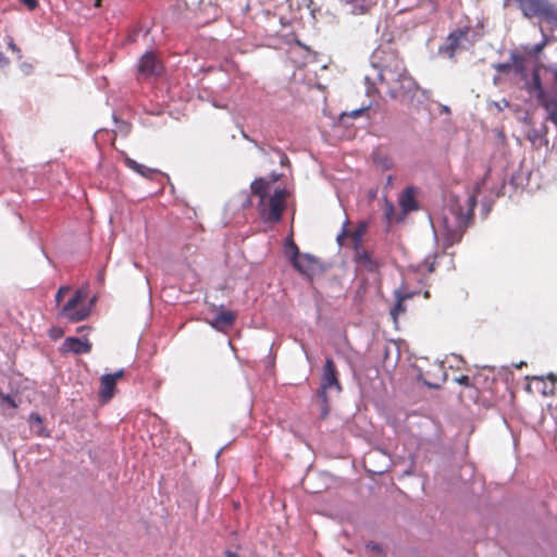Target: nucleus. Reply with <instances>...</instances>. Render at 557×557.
<instances>
[{
    "label": "nucleus",
    "instance_id": "1",
    "mask_svg": "<svg viewBox=\"0 0 557 557\" xmlns=\"http://www.w3.org/2000/svg\"><path fill=\"white\" fill-rule=\"evenodd\" d=\"M251 195L258 198V212L263 222L278 223L286 209L288 191L277 188L271 194V183L263 177L253 180L250 184Z\"/></svg>",
    "mask_w": 557,
    "mask_h": 557
},
{
    "label": "nucleus",
    "instance_id": "2",
    "mask_svg": "<svg viewBox=\"0 0 557 557\" xmlns=\"http://www.w3.org/2000/svg\"><path fill=\"white\" fill-rule=\"evenodd\" d=\"M476 206V196L470 195L467 199V210L457 202H450L446 208L443 219V237L445 246H453L461 240L467 227L473 219Z\"/></svg>",
    "mask_w": 557,
    "mask_h": 557
},
{
    "label": "nucleus",
    "instance_id": "3",
    "mask_svg": "<svg viewBox=\"0 0 557 557\" xmlns=\"http://www.w3.org/2000/svg\"><path fill=\"white\" fill-rule=\"evenodd\" d=\"M381 83L387 87L392 98L406 95L413 89L414 82L408 74L404 62L396 55H391L389 62L384 64L379 73Z\"/></svg>",
    "mask_w": 557,
    "mask_h": 557
},
{
    "label": "nucleus",
    "instance_id": "4",
    "mask_svg": "<svg viewBox=\"0 0 557 557\" xmlns=\"http://www.w3.org/2000/svg\"><path fill=\"white\" fill-rule=\"evenodd\" d=\"M418 380L420 383H469V377L461 370L451 366L445 367L443 362H435L425 372L420 371Z\"/></svg>",
    "mask_w": 557,
    "mask_h": 557
},
{
    "label": "nucleus",
    "instance_id": "5",
    "mask_svg": "<svg viewBox=\"0 0 557 557\" xmlns=\"http://www.w3.org/2000/svg\"><path fill=\"white\" fill-rule=\"evenodd\" d=\"M88 292L86 288H78L66 301L59 312L60 318L66 319L71 323H76L87 319L91 311V302L86 304Z\"/></svg>",
    "mask_w": 557,
    "mask_h": 557
},
{
    "label": "nucleus",
    "instance_id": "6",
    "mask_svg": "<svg viewBox=\"0 0 557 557\" xmlns=\"http://www.w3.org/2000/svg\"><path fill=\"white\" fill-rule=\"evenodd\" d=\"M527 89L530 94H535L541 107L547 111V120L557 127V96H552L542 85L540 69L532 72V79Z\"/></svg>",
    "mask_w": 557,
    "mask_h": 557
},
{
    "label": "nucleus",
    "instance_id": "7",
    "mask_svg": "<svg viewBox=\"0 0 557 557\" xmlns=\"http://www.w3.org/2000/svg\"><path fill=\"white\" fill-rule=\"evenodd\" d=\"M163 63L153 51H148L140 57L137 64V72L141 78H152L162 75Z\"/></svg>",
    "mask_w": 557,
    "mask_h": 557
},
{
    "label": "nucleus",
    "instance_id": "8",
    "mask_svg": "<svg viewBox=\"0 0 557 557\" xmlns=\"http://www.w3.org/2000/svg\"><path fill=\"white\" fill-rule=\"evenodd\" d=\"M525 15H537L557 22V10L542 0H529L524 4Z\"/></svg>",
    "mask_w": 557,
    "mask_h": 557
},
{
    "label": "nucleus",
    "instance_id": "9",
    "mask_svg": "<svg viewBox=\"0 0 557 557\" xmlns=\"http://www.w3.org/2000/svg\"><path fill=\"white\" fill-rule=\"evenodd\" d=\"M318 264V259L309 253H300L292 261L294 269L307 277H312L314 275Z\"/></svg>",
    "mask_w": 557,
    "mask_h": 557
},
{
    "label": "nucleus",
    "instance_id": "10",
    "mask_svg": "<svg viewBox=\"0 0 557 557\" xmlns=\"http://www.w3.org/2000/svg\"><path fill=\"white\" fill-rule=\"evenodd\" d=\"M61 349L63 352L75 355L88 354L91 350V343L87 338L67 337L64 339Z\"/></svg>",
    "mask_w": 557,
    "mask_h": 557
},
{
    "label": "nucleus",
    "instance_id": "11",
    "mask_svg": "<svg viewBox=\"0 0 557 557\" xmlns=\"http://www.w3.org/2000/svg\"><path fill=\"white\" fill-rule=\"evenodd\" d=\"M529 394H541L544 398H549L547 407L557 408V388L556 385H524Z\"/></svg>",
    "mask_w": 557,
    "mask_h": 557
},
{
    "label": "nucleus",
    "instance_id": "12",
    "mask_svg": "<svg viewBox=\"0 0 557 557\" xmlns=\"http://www.w3.org/2000/svg\"><path fill=\"white\" fill-rule=\"evenodd\" d=\"M355 262L368 272L379 271L381 263L373 258L370 251L363 250L362 248L357 249L355 252Z\"/></svg>",
    "mask_w": 557,
    "mask_h": 557
},
{
    "label": "nucleus",
    "instance_id": "13",
    "mask_svg": "<svg viewBox=\"0 0 557 557\" xmlns=\"http://www.w3.org/2000/svg\"><path fill=\"white\" fill-rule=\"evenodd\" d=\"M236 320V313L231 310H221L210 322L211 326L218 331H224L232 327Z\"/></svg>",
    "mask_w": 557,
    "mask_h": 557
},
{
    "label": "nucleus",
    "instance_id": "14",
    "mask_svg": "<svg viewBox=\"0 0 557 557\" xmlns=\"http://www.w3.org/2000/svg\"><path fill=\"white\" fill-rule=\"evenodd\" d=\"M469 28H460L451 34H449L447 38V47L446 50L450 57L455 54V52L460 48L461 42L468 39Z\"/></svg>",
    "mask_w": 557,
    "mask_h": 557
},
{
    "label": "nucleus",
    "instance_id": "15",
    "mask_svg": "<svg viewBox=\"0 0 557 557\" xmlns=\"http://www.w3.org/2000/svg\"><path fill=\"white\" fill-rule=\"evenodd\" d=\"M124 163L128 169L145 178L153 180L158 174H160L159 170L140 164L129 157L124 158Z\"/></svg>",
    "mask_w": 557,
    "mask_h": 557
},
{
    "label": "nucleus",
    "instance_id": "16",
    "mask_svg": "<svg viewBox=\"0 0 557 557\" xmlns=\"http://www.w3.org/2000/svg\"><path fill=\"white\" fill-rule=\"evenodd\" d=\"M373 162L382 170L386 171L393 168L394 162L392 157L384 149L377 148L372 153Z\"/></svg>",
    "mask_w": 557,
    "mask_h": 557
},
{
    "label": "nucleus",
    "instance_id": "17",
    "mask_svg": "<svg viewBox=\"0 0 557 557\" xmlns=\"http://www.w3.org/2000/svg\"><path fill=\"white\" fill-rule=\"evenodd\" d=\"M322 383H339L335 364L327 358L323 367Z\"/></svg>",
    "mask_w": 557,
    "mask_h": 557
},
{
    "label": "nucleus",
    "instance_id": "18",
    "mask_svg": "<svg viewBox=\"0 0 557 557\" xmlns=\"http://www.w3.org/2000/svg\"><path fill=\"white\" fill-rule=\"evenodd\" d=\"M546 135H547V126L543 125L542 129L530 131L528 134V139L532 143L533 146L541 147L542 145L548 144Z\"/></svg>",
    "mask_w": 557,
    "mask_h": 557
},
{
    "label": "nucleus",
    "instance_id": "19",
    "mask_svg": "<svg viewBox=\"0 0 557 557\" xmlns=\"http://www.w3.org/2000/svg\"><path fill=\"white\" fill-rule=\"evenodd\" d=\"M367 226L368 224L366 222H360L359 225L352 232L349 233V237L352 240L355 250L361 248V240L366 233Z\"/></svg>",
    "mask_w": 557,
    "mask_h": 557
},
{
    "label": "nucleus",
    "instance_id": "20",
    "mask_svg": "<svg viewBox=\"0 0 557 557\" xmlns=\"http://www.w3.org/2000/svg\"><path fill=\"white\" fill-rule=\"evenodd\" d=\"M400 205L405 211H411L417 209V203L413 197L412 188H407L400 199Z\"/></svg>",
    "mask_w": 557,
    "mask_h": 557
},
{
    "label": "nucleus",
    "instance_id": "21",
    "mask_svg": "<svg viewBox=\"0 0 557 557\" xmlns=\"http://www.w3.org/2000/svg\"><path fill=\"white\" fill-rule=\"evenodd\" d=\"M116 394V385H102L99 392V400L101 405L109 403Z\"/></svg>",
    "mask_w": 557,
    "mask_h": 557
},
{
    "label": "nucleus",
    "instance_id": "22",
    "mask_svg": "<svg viewBox=\"0 0 557 557\" xmlns=\"http://www.w3.org/2000/svg\"><path fill=\"white\" fill-rule=\"evenodd\" d=\"M123 379H125V372L123 369H120L114 372L102 374V376L100 377V383H102V384L116 383L117 380H123Z\"/></svg>",
    "mask_w": 557,
    "mask_h": 557
},
{
    "label": "nucleus",
    "instance_id": "23",
    "mask_svg": "<svg viewBox=\"0 0 557 557\" xmlns=\"http://www.w3.org/2000/svg\"><path fill=\"white\" fill-rule=\"evenodd\" d=\"M409 295H404L397 298V302L395 306L391 309V315L393 317L394 321L396 322L398 319V315L406 312V307L404 305L405 299L409 298Z\"/></svg>",
    "mask_w": 557,
    "mask_h": 557
},
{
    "label": "nucleus",
    "instance_id": "24",
    "mask_svg": "<svg viewBox=\"0 0 557 557\" xmlns=\"http://www.w3.org/2000/svg\"><path fill=\"white\" fill-rule=\"evenodd\" d=\"M285 253L290 262L300 255L299 248L292 237L286 239Z\"/></svg>",
    "mask_w": 557,
    "mask_h": 557
},
{
    "label": "nucleus",
    "instance_id": "25",
    "mask_svg": "<svg viewBox=\"0 0 557 557\" xmlns=\"http://www.w3.org/2000/svg\"><path fill=\"white\" fill-rule=\"evenodd\" d=\"M546 45H547V39H546V37H544V39L540 44H536L530 48H525L524 50L529 55H537L539 53H541L543 51V49L545 48Z\"/></svg>",
    "mask_w": 557,
    "mask_h": 557
},
{
    "label": "nucleus",
    "instance_id": "26",
    "mask_svg": "<svg viewBox=\"0 0 557 557\" xmlns=\"http://www.w3.org/2000/svg\"><path fill=\"white\" fill-rule=\"evenodd\" d=\"M512 65L515 66L516 71L521 73L524 70V59L520 54H513L511 57Z\"/></svg>",
    "mask_w": 557,
    "mask_h": 557
},
{
    "label": "nucleus",
    "instance_id": "27",
    "mask_svg": "<svg viewBox=\"0 0 557 557\" xmlns=\"http://www.w3.org/2000/svg\"><path fill=\"white\" fill-rule=\"evenodd\" d=\"M8 405L11 408H16L17 404L15 399L10 395H4L2 392H0V405Z\"/></svg>",
    "mask_w": 557,
    "mask_h": 557
},
{
    "label": "nucleus",
    "instance_id": "28",
    "mask_svg": "<svg viewBox=\"0 0 557 557\" xmlns=\"http://www.w3.org/2000/svg\"><path fill=\"white\" fill-rule=\"evenodd\" d=\"M348 224H349V221L346 220L341 233L336 237V240H337L338 245H341V246L344 245V240L349 236V232L347 230Z\"/></svg>",
    "mask_w": 557,
    "mask_h": 557
},
{
    "label": "nucleus",
    "instance_id": "29",
    "mask_svg": "<svg viewBox=\"0 0 557 557\" xmlns=\"http://www.w3.org/2000/svg\"><path fill=\"white\" fill-rule=\"evenodd\" d=\"M527 380H536V381H544L545 379H548L552 383L557 382V375L554 373H549L546 376L545 375H533V376H527Z\"/></svg>",
    "mask_w": 557,
    "mask_h": 557
},
{
    "label": "nucleus",
    "instance_id": "30",
    "mask_svg": "<svg viewBox=\"0 0 557 557\" xmlns=\"http://www.w3.org/2000/svg\"><path fill=\"white\" fill-rule=\"evenodd\" d=\"M70 290H71V288H70L69 286H61V287L58 289V292H57V294H55V302H57V305H60V304H61V301H62V299H63L64 295H65L66 293H69Z\"/></svg>",
    "mask_w": 557,
    "mask_h": 557
},
{
    "label": "nucleus",
    "instance_id": "31",
    "mask_svg": "<svg viewBox=\"0 0 557 557\" xmlns=\"http://www.w3.org/2000/svg\"><path fill=\"white\" fill-rule=\"evenodd\" d=\"M49 334H50L51 338L58 339V338H61L64 335V332H63V330L61 327L53 326V327L50 329Z\"/></svg>",
    "mask_w": 557,
    "mask_h": 557
},
{
    "label": "nucleus",
    "instance_id": "32",
    "mask_svg": "<svg viewBox=\"0 0 557 557\" xmlns=\"http://www.w3.org/2000/svg\"><path fill=\"white\" fill-rule=\"evenodd\" d=\"M543 71L546 74H550L552 75L555 88L557 89V70L548 67V66H543ZM554 96H557V92Z\"/></svg>",
    "mask_w": 557,
    "mask_h": 557
},
{
    "label": "nucleus",
    "instance_id": "33",
    "mask_svg": "<svg viewBox=\"0 0 557 557\" xmlns=\"http://www.w3.org/2000/svg\"><path fill=\"white\" fill-rule=\"evenodd\" d=\"M21 3L26 5V8L30 11H34L38 8L39 2L38 0H18Z\"/></svg>",
    "mask_w": 557,
    "mask_h": 557
},
{
    "label": "nucleus",
    "instance_id": "34",
    "mask_svg": "<svg viewBox=\"0 0 557 557\" xmlns=\"http://www.w3.org/2000/svg\"><path fill=\"white\" fill-rule=\"evenodd\" d=\"M367 547L369 549H371L372 552H374L376 555H379L380 557H383V550H382V547L380 544H376V543H373V542H370L367 544Z\"/></svg>",
    "mask_w": 557,
    "mask_h": 557
},
{
    "label": "nucleus",
    "instance_id": "35",
    "mask_svg": "<svg viewBox=\"0 0 557 557\" xmlns=\"http://www.w3.org/2000/svg\"><path fill=\"white\" fill-rule=\"evenodd\" d=\"M28 421L30 424H37L39 426H42V418L38 413H30Z\"/></svg>",
    "mask_w": 557,
    "mask_h": 557
},
{
    "label": "nucleus",
    "instance_id": "36",
    "mask_svg": "<svg viewBox=\"0 0 557 557\" xmlns=\"http://www.w3.org/2000/svg\"><path fill=\"white\" fill-rule=\"evenodd\" d=\"M9 63H10L9 58L5 57L2 51H0V67H4V66L9 65Z\"/></svg>",
    "mask_w": 557,
    "mask_h": 557
},
{
    "label": "nucleus",
    "instance_id": "37",
    "mask_svg": "<svg viewBox=\"0 0 557 557\" xmlns=\"http://www.w3.org/2000/svg\"><path fill=\"white\" fill-rule=\"evenodd\" d=\"M280 176H281L280 174H274L273 173V174L270 175V180H265V181L270 182L271 186H272L275 182H277L280 180Z\"/></svg>",
    "mask_w": 557,
    "mask_h": 557
},
{
    "label": "nucleus",
    "instance_id": "38",
    "mask_svg": "<svg viewBox=\"0 0 557 557\" xmlns=\"http://www.w3.org/2000/svg\"><path fill=\"white\" fill-rule=\"evenodd\" d=\"M9 48L14 51V52H20V48L15 45V42L13 41V39H10L9 44H8Z\"/></svg>",
    "mask_w": 557,
    "mask_h": 557
},
{
    "label": "nucleus",
    "instance_id": "39",
    "mask_svg": "<svg viewBox=\"0 0 557 557\" xmlns=\"http://www.w3.org/2000/svg\"><path fill=\"white\" fill-rule=\"evenodd\" d=\"M509 67H510V64H508V63H504V64H499L498 65V70L500 72H507L509 70Z\"/></svg>",
    "mask_w": 557,
    "mask_h": 557
},
{
    "label": "nucleus",
    "instance_id": "40",
    "mask_svg": "<svg viewBox=\"0 0 557 557\" xmlns=\"http://www.w3.org/2000/svg\"><path fill=\"white\" fill-rule=\"evenodd\" d=\"M333 386H335L338 391H341V387H342L341 384H337V385H322L321 394H324L326 388L333 387Z\"/></svg>",
    "mask_w": 557,
    "mask_h": 557
},
{
    "label": "nucleus",
    "instance_id": "41",
    "mask_svg": "<svg viewBox=\"0 0 557 557\" xmlns=\"http://www.w3.org/2000/svg\"><path fill=\"white\" fill-rule=\"evenodd\" d=\"M38 435L48 437L49 433L45 432L44 428H40V430L37 432Z\"/></svg>",
    "mask_w": 557,
    "mask_h": 557
},
{
    "label": "nucleus",
    "instance_id": "42",
    "mask_svg": "<svg viewBox=\"0 0 557 557\" xmlns=\"http://www.w3.org/2000/svg\"><path fill=\"white\" fill-rule=\"evenodd\" d=\"M288 162H289V160H288L287 156H286V154H283L282 160H281V164H282V165H285V164H287Z\"/></svg>",
    "mask_w": 557,
    "mask_h": 557
},
{
    "label": "nucleus",
    "instance_id": "43",
    "mask_svg": "<svg viewBox=\"0 0 557 557\" xmlns=\"http://www.w3.org/2000/svg\"><path fill=\"white\" fill-rule=\"evenodd\" d=\"M225 557H238V555L236 553L231 552V550H226L225 552Z\"/></svg>",
    "mask_w": 557,
    "mask_h": 557
},
{
    "label": "nucleus",
    "instance_id": "44",
    "mask_svg": "<svg viewBox=\"0 0 557 557\" xmlns=\"http://www.w3.org/2000/svg\"><path fill=\"white\" fill-rule=\"evenodd\" d=\"M392 213H393V205L392 203H387L386 214L389 215Z\"/></svg>",
    "mask_w": 557,
    "mask_h": 557
},
{
    "label": "nucleus",
    "instance_id": "45",
    "mask_svg": "<svg viewBox=\"0 0 557 557\" xmlns=\"http://www.w3.org/2000/svg\"><path fill=\"white\" fill-rule=\"evenodd\" d=\"M360 113H361V110H356V111L352 112V115L354 116H358V115H360Z\"/></svg>",
    "mask_w": 557,
    "mask_h": 557
},
{
    "label": "nucleus",
    "instance_id": "46",
    "mask_svg": "<svg viewBox=\"0 0 557 557\" xmlns=\"http://www.w3.org/2000/svg\"><path fill=\"white\" fill-rule=\"evenodd\" d=\"M524 364H525V362H520V363L515 364V367H516V368H518V369H520V368H522V366H524Z\"/></svg>",
    "mask_w": 557,
    "mask_h": 557
},
{
    "label": "nucleus",
    "instance_id": "47",
    "mask_svg": "<svg viewBox=\"0 0 557 557\" xmlns=\"http://www.w3.org/2000/svg\"><path fill=\"white\" fill-rule=\"evenodd\" d=\"M392 180H393V177H392V175H389V176L387 177V183H388V184H389V183H392Z\"/></svg>",
    "mask_w": 557,
    "mask_h": 557
},
{
    "label": "nucleus",
    "instance_id": "48",
    "mask_svg": "<svg viewBox=\"0 0 557 557\" xmlns=\"http://www.w3.org/2000/svg\"><path fill=\"white\" fill-rule=\"evenodd\" d=\"M430 386H431V387H436V388H437V387H440V385H437V384L430 385Z\"/></svg>",
    "mask_w": 557,
    "mask_h": 557
}]
</instances>
